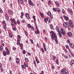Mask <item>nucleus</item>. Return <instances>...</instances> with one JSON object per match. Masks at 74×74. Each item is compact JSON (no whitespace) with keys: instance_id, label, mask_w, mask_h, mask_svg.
<instances>
[{"instance_id":"f257e3e1","label":"nucleus","mask_w":74,"mask_h":74,"mask_svg":"<svg viewBox=\"0 0 74 74\" xmlns=\"http://www.w3.org/2000/svg\"><path fill=\"white\" fill-rule=\"evenodd\" d=\"M61 74H69L68 71L64 68H63L61 70Z\"/></svg>"},{"instance_id":"f03ea898","label":"nucleus","mask_w":74,"mask_h":74,"mask_svg":"<svg viewBox=\"0 0 74 74\" xmlns=\"http://www.w3.org/2000/svg\"><path fill=\"white\" fill-rule=\"evenodd\" d=\"M52 34L53 35L51 36V38L52 40H54V38H57V36H56V35L55 33L53 32Z\"/></svg>"},{"instance_id":"7ed1b4c3","label":"nucleus","mask_w":74,"mask_h":74,"mask_svg":"<svg viewBox=\"0 0 74 74\" xmlns=\"http://www.w3.org/2000/svg\"><path fill=\"white\" fill-rule=\"evenodd\" d=\"M61 32V33L62 34L63 36H65V32H64V30L63 29H61L60 30Z\"/></svg>"},{"instance_id":"20e7f679","label":"nucleus","mask_w":74,"mask_h":74,"mask_svg":"<svg viewBox=\"0 0 74 74\" xmlns=\"http://www.w3.org/2000/svg\"><path fill=\"white\" fill-rule=\"evenodd\" d=\"M69 25L71 27H73V25L72 22L71 20L69 21Z\"/></svg>"},{"instance_id":"39448f33","label":"nucleus","mask_w":74,"mask_h":74,"mask_svg":"<svg viewBox=\"0 0 74 74\" xmlns=\"http://www.w3.org/2000/svg\"><path fill=\"white\" fill-rule=\"evenodd\" d=\"M63 25L64 27H67V26L69 25V23L68 22H65Z\"/></svg>"},{"instance_id":"423d86ee","label":"nucleus","mask_w":74,"mask_h":74,"mask_svg":"<svg viewBox=\"0 0 74 74\" xmlns=\"http://www.w3.org/2000/svg\"><path fill=\"white\" fill-rule=\"evenodd\" d=\"M47 20L48 22L49 23H51V19L49 17H47Z\"/></svg>"},{"instance_id":"0eeeda50","label":"nucleus","mask_w":74,"mask_h":74,"mask_svg":"<svg viewBox=\"0 0 74 74\" xmlns=\"http://www.w3.org/2000/svg\"><path fill=\"white\" fill-rule=\"evenodd\" d=\"M26 16L27 18L28 19H30V17L29 16V14L27 13H26Z\"/></svg>"},{"instance_id":"6e6552de","label":"nucleus","mask_w":74,"mask_h":74,"mask_svg":"<svg viewBox=\"0 0 74 74\" xmlns=\"http://www.w3.org/2000/svg\"><path fill=\"white\" fill-rule=\"evenodd\" d=\"M5 19L7 20L8 21V19H9V17H8V15L7 14H5Z\"/></svg>"},{"instance_id":"1a4fd4ad","label":"nucleus","mask_w":74,"mask_h":74,"mask_svg":"<svg viewBox=\"0 0 74 74\" xmlns=\"http://www.w3.org/2000/svg\"><path fill=\"white\" fill-rule=\"evenodd\" d=\"M68 35L69 37H71V36H72V34L70 32H69L68 33Z\"/></svg>"},{"instance_id":"9d476101","label":"nucleus","mask_w":74,"mask_h":74,"mask_svg":"<svg viewBox=\"0 0 74 74\" xmlns=\"http://www.w3.org/2000/svg\"><path fill=\"white\" fill-rule=\"evenodd\" d=\"M16 62L17 63V64H18V63H19V59L18 58H16Z\"/></svg>"},{"instance_id":"9b49d317","label":"nucleus","mask_w":74,"mask_h":74,"mask_svg":"<svg viewBox=\"0 0 74 74\" xmlns=\"http://www.w3.org/2000/svg\"><path fill=\"white\" fill-rule=\"evenodd\" d=\"M28 2L30 5H32V1L31 0H28Z\"/></svg>"},{"instance_id":"f8f14e48","label":"nucleus","mask_w":74,"mask_h":74,"mask_svg":"<svg viewBox=\"0 0 74 74\" xmlns=\"http://www.w3.org/2000/svg\"><path fill=\"white\" fill-rule=\"evenodd\" d=\"M69 45L71 48H73V47H74V45L71 43H70L69 44Z\"/></svg>"},{"instance_id":"ddd939ff","label":"nucleus","mask_w":74,"mask_h":74,"mask_svg":"<svg viewBox=\"0 0 74 74\" xmlns=\"http://www.w3.org/2000/svg\"><path fill=\"white\" fill-rule=\"evenodd\" d=\"M56 10L58 12H60V9H59V8H56Z\"/></svg>"},{"instance_id":"4468645a","label":"nucleus","mask_w":74,"mask_h":74,"mask_svg":"<svg viewBox=\"0 0 74 74\" xmlns=\"http://www.w3.org/2000/svg\"><path fill=\"white\" fill-rule=\"evenodd\" d=\"M47 15H49V16H50L51 15V13L50 11H49L48 12V13L47 14Z\"/></svg>"},{"instance_id":"2eb2a0df","label":"nucleus","mask_w":74,"mask_h":74,"mask_svg":"<svg viewBox=\"0 0 74 74\" xmlns=\"http://www.w3.org/2000/svg\"><path fill=\"white\" fill-rule=\"evenodd\" d=\"M3 56H6V54H7V53H6V52L5 51H3Z\"/></svg>"},{"instance_id":"dca6fc26","label":"nucleus","mask_w":74,"mask_h":74,"mask_svg":"<svg viewBox=\"0 0 74 74\" xmlns=\"http://www.w3.org/2000/svg\"><path fill=\"white\" fill-rule=\"evenodd\" d=\"M32 18L34 19V21H36V19L35 16H33L32 17Z\"/></svg>"},{"instance_id":"f3484780","label":"nucleus","mask_w":74,"mask_h":74,"mask_svg":"<svg viewBox=\"0 0 74 74\" xmlns=\"http://www.w3.org/2000/svg\"><path fill=\"white\" fill-rule=\"evenodd\" d=\"M53 60H55V59H56V56H53Z\"/></svg>"},{"instance_id":"a211bd4d","label":"nucleus","mask_w":74,"mask_h":74,"mask_svg":"<svg viewBox=\"0 0 74 74\" xmlns=\"http://www.w3.org/2000/svg\"><path fill=\"white\" fill-rule=\"evenodd\" d=\"M71 63H72V64H74V60H72L71 61Z\"/></svg>"},{"instance_id":"6ab92c4d","label":"nucleus","mask_w":74,"mask_h":74,"mask_svg":"<svg viewBox=\"0 0 74 74\" xmlns=\"http://www.w3.org/2000/svg\"><path fill=\"white\" fill-rule=\"evenodd\" d=\"M64 57L66 59H68V56L66 55H64Z\"/></svg>"},{"instance_id":"aec40b11","label":"nucleus","mask_w":74,"mask_h":74,"mask_svg":"<svg viewBox=\"0 0 74 74\" xmlns=\"http://www.w3.org/2000/svg\"><path fill=\"white\" fill-rule=\"evenodd\" d=\"M50 27L51 29H53V25H52L51 24L50 25Z\"/></svg>"},{"instance_id":"412c9836","label":"nucleus","mask_w":74,"mask_h":74,"mask_svg":"<svg viewBox=\"0 0 74 74\" xmlns=\"http://www.w3.org/2000/svg\"><path fill=\"white\" fill-rule=\"evenodd\" d=\"M55 41H56V42L57 44H58V39H56Z\"/></svg>"},{"instance_id":"4be33fe9","label":"nucleus","mask_w":74,"mask_h":74,"mask_svg":"<svg viewBox=\"0 0 74 74\" xmlns=\"http://www.w3.org/2000/svg\"><path fill=\"white\" fill-rule=\"evenodd\" d=\"M25 34L26 36H27V35L28 34H27V31H25Z\"/></svg>"},{"instance_id":"5701e85b","label":"nucleus","mask_w":74,"mask_h":74,"mask_svg":"<svg viewBox=\"0 0 74 74\" xmlns=\"http://www.w3.org/2000/svg\"><path fill=\"white\" fill-rule=\"evenodd\" d=\"M5 49L6 51V52H7L8 51H9V50H8V48L7 47H6L5 48Z\"/></svg>"},{"instance_id":"b1692460","label":"nucleus","mask_w":74,"mask_h":74,"mask_svg":"<svg viewBox=\"0 0 74 74\" xmlns=\"http://www.w3.org/2000/svg\"><path fill=\"white\" fill-rule=\"evenodd\" d=\"M21 67L22 68H24V69H25V68H26V67H25V65H23L21 66Z\"/></svg>"},{"instance_id":"393cba45","label":"nucleus","mask_w":74,"mask_h":74,"mask_svg":"<svg viewBox=\"0 0 74 74\" xmlns=\"http://www.w3.org/2000/svg\"><path fill=\"white\" fill-rule=\"evenodd\" d=\"M3 48L2 46H1L0 47V50L1 51H3V49H2Z\"/></svg>"},{"instance_id":"a878e982","label":"nucleus","mask_w":74,"mask_h":74,"mask_svg":"<svg viewBox=\"0 0 74 74\" xmlns=\"http://www.w3.org/2000/svg\"><path fill=\"white\" fill-rule=\"evenodd\" d=\"M48 3L49 5H50V4H51V0H50L48 2Z\"/></svg>"},{"instance_id":"bb28decb","label":"nucleus","mask_w":74,"mask_h":74,"mask_svg":"<svg viewBox=\"0 0 74 74\" xmlns=\"http://www.w3.org/2000/svg\"><path fill=\"white\" fill-rule=\"evenodd\" d=\"M41 51L42 52H43V53H44V49H43L42 48H41Z\"/></svg>"},{"instance_id":"cd10ccee","label":"nucleus","mask_w":74,"mask_h":74,"mask_svg":"<svg viewBox=\"0 0 74 74\" xmlns=\"http://www.w3.org/2000/svg\"><path fill=\"white\" fill-rule=\"evenodd\" d=\"M28 27H29V28H30V27H31V25H30V24H28Z\"/></svg>"},{"instance_id":"c85d7f7f","label":"nucleus","mask_w":74,"mask_h":74,"mask_svg":"<svg viewBox=\"0 0 74 74\" xmlns=\"http://www.w3.org/2000/svg\"><path fill=\"white\" fill-rule=\"evenodd\" d=\"M8 12L9 13V14H12V12L11 10H9L8 11Z\"/></svg>"},{"instance_id":"c756f323","label":"nucleus","mask_w":74,"mask_h":74,"mask_svg":"<svg viewBox=\"0 0 74 74\" xmlns=\"http://www.w3.org/2000/svg\"><path fill=\"white\" fill-rule=\"evenodd\" d=\"M3 24H4V25H5L6 26V23H5V22L4 21H3Z\"/></svg>"},{"instance_id":"7c9ffc66","label":"nucleus","mask_w":74,"mask_h":74,"mask_svg":"<svg viewBox=\"0 0 74 74\" xmlns=\"http://www.w3.org/2000/svg\"><path fill=\"white\" fill-rule=\"evenodd\" d=\"M23 54H25L26 53V51H25V50H24L23 51Z\"/></svg>"},{"instance_id":"2f4dec72","label":"nucleus","mask_w":74,"mask_h":74,"mask_svg":"<svg viewBox=\"0 0 74 74\" xmlns=\"http://www.w3.org/2000/svg\"><path fill=\"white\" fill-rule=\"evenodd\" d=\"M30 28H31V29L32 30H34V27H31Z\"/></svg>"},{"instance_id":"473e14b6","label":"nucleus","mask_w":74,"mask_h":74,"mask_svg":"<svg viewBox=\"0 0 74 74\" xmlns=\"http://www.w3.org/2000/svg\"><path fill=\"white\" fill-rule=\"evenodd\" d=\"M25 60L26 62H28V59L27 58H25Z\"/></svg>"},{"instance_id":"72a5a7b5","label":"nucleus","mask_w":74,"mask_h":74,"mask_svg":"<svg viewBox=\"0 0 74 74\" xmlns=\"http://www.w3.org/2000/svg\"><path fill=\"white\" fill-rule=\"evenodd\" d=\"M55 3L57 5H59V3H58L57 1H56Z\"/></svg>"},{"instance_id":"f704fd0d","label":"nucleus","mask_w":74,"mask_h":74,"mask_svg":"<svg viewBox=\"0 0 74 74\" xmlns=\"http://www.w3.org/2000/svg\"><path fill=\"white\" fill-rule=\"evenodd\" d=\"M40 16L42 18H44V14H42L40 15Z\"/></svg>"},{"instance_id":"c9c22d12","label":"nucleus","mask_w":74,"mask_h":74,"mask_svg":"<svg viewBox=\"0 0 74 74\" xmlns=\"http://www.w3.org/2000/svg\"><path fill=\"white\" fill-rule=\"evenodd\" d=\"M17 43H18V44H20V40H19V39H18Z\"/></svg>"},{"instance_id":"e433bc0d","label":"nucleus","mask_w":74,"mask_h":74,"mask_svg":"<svg viewBox=\"0 0 74 74\" xmlns=\"http://www.w3.org/2000/svg\"><path fill=\"white\" fill-rule=\"evenodd\" d=\"M9 37H10L11 38V37H12V35L11 34H9Z\"/></svg>"},{"instance_id":"4c0bfd02","label":"nucleus","mask_w":74,"mask_h":74,"mask_svg":"<svg viewBox=\"0 0 74 74\" xmlns=\"http://www.w3.org/2000/svg\"><path fill=\"white\" fill-rule=\"evenodd\" d=\"M65 19L66 21H67V20H68V19H69V18L68 17H66V18H65Z\"/></svg>"},{"instance_id":"58836bf2","label":"nucleus","mask_w":74,"mask_h":74,"mask_svg":"<svg viewBox=\"0 0 74 74\" xmlns=\"http://www.w3.org/2000/svg\"><path fill=\"white\" fill-rule=\"evenodd\" d=\"M12 29L13 30L16 31V29L14 27H13L12 28Z\"/></svg>"},{"instance_id":"ea45409f","label":"nucleus","mask_w":74,"mask_h":74,"mask_svg":"<svg viewBox=\"0 0 74 74\" xmlns=\"http://www.w3.org/2000/svg\"><path fill=\"white\" fill-rule=\"evenodd\" d=\"M19 46L21 47H22V45H23V44H19Z\"/></svg>"},{"instance_id":"a19ab883","label":"nucleus","mask_w":74,"mask_h":74,"mask_svg":"<svg viewBox=\"0 0 74 74\" xmlns=\"http://www.w3.org/2000/svg\"><path fill=\"white\" fill-rule=\"evenodd\" d=\"M22 22L23 23H25V20H22Z\"/></svg>"},{"instance_id":"79ce46f5","label":"nucleus","mask_w":74,"mask_h":74,"mask_svg":"<svg viewBox=\"0 0 74 74\" xmlns=\"http://www.w3.org/2000/svg\"><path fill=\"white\" fill-rule=\"evenodd\" d=\"M44 48L45 51V52H46V51H47V49L46 48V47H44Z\"/></svg>"},{"instance_id":"37998d69","label":"nucleus","mask_w":74,"mask_h":74,"mask_svg":"<svg viewBox=\"0 0 74 74\" xmlns=\"http://www.w3.org/2000/svg\"><path fill=\"white\" fill-rule=\"evenodd\" d=\"M22 16H23L24 15V13L23 12H22L21 13Z\"/></svg>"},{"instance_id":"c03bdc74","label":"nucleus","mask_w":74,"mask_h":74,"mask_svg":"<svg viewBox=\"0 0 74 74\" xmlns=\"http://www.w3.org/2000/svg\"><path fill=\"white\" fill-rule=\"evenodd\" d=\"M65 47L66 48H67V49H69V46H68V45H65Z\"/></svg>"},{"instance_id":"a18cd8bd","label":"nucleus","mask_w":74,"mask_h":74,"mask_svg":"<svg viewBox=\"0 0 74 74\" xmlns=\"http://www.w3.org/2000/svg\"><path fill=\"white\" fill-rule=\"evenodd\" d=\"M56 30L58 31L59 30V28H58V26L56 27Z\"/></svg>"},{"instance_id":"49530a36","label":"nucleus","mask_w":74,"mask_h":74,"mask_svg":"<svg viewBox=\"0 0 74 74\" xmlns=\"http://www.w3.org/2000/svg\"><path fill=\"white\" fill-rule=\"evenodd\" d=\"M56 63L57 64H58V60H57L56 61Z\"/></svg>"},{"instance_id":"de8ad7c7","label":"nucleus","mask_w":74,"mask_h":74,"mask_svg":"<svg viewBox=\"0 0 74 74\" xmlns=\"http://www.w3.org/2000/svg\"><path fill=\"white\" fill-rule=\"evenodd\" d=\"M36 61L37 63H40V62L39 61L37 60H36Z\"/></svg>"},{"instance_id":"09e8293b","label":"nucleus","mask_w":74,"mask_h":74,"mask_svg":"<svg viewBox=\"0 0 74 74\" xmlns=\"http://www.w3.org/2000/svg\"><path fill=\"white\" fill-rule=\"evenodd\" d=\"M44 20L45 22V23H47V18H45Z\"/></svg>"},{"instance_id":"8fccbe9b","label":"nucleus","mask_w":74,"mask_h":74,"mask_svg":"<svg viewBox=\"0 0 74 74\" xmlns=\"http://www.w3.org/2000/svg\"><path fill=\"white\" fill-rule=\"evenodd\" d=\"M35 34H39V32H38L37 31H35Z\"/></svg>"},{"instance_id":"3c124183","label":"nucleus","mask_w":74,"mask_h":74,"mask_svg":"<svg viewBox=\"0 0 74 74\" xmlns=\"http://www.w3.org/2000/svg\"><path fill=\"white\" fill-rule=\"evenodd\" d=\"M53 11H54V12H56V9H55L54 8H53Z\"/></svg>"},{"instance_id":"603ef678","label":"nucleus","mask_w":74,"mask_h":74,"mask_svg":"<svg viewBox=\"0 0 74 74\" xmlns=\"http://www.w3.org/2000/svg\"><path fill=\"white\" fill-rule=\"evenodd\" d=\"M31 41L32 44H33V40L31 39Z\"/></svg>"},{"instance_id":"864d4df0","label":"nucleus","mask_w":74,"mask_h":74,"mask_svg":"<svg viewBox=\"0 0 74 74\" xmlns=\"http://www.w3.org/2000/svg\"><path fill=\"white\" fill-rule=\"evenodd\" d=\"M7 55H9L10 54V51H6Z\"/></svg>"},{"instance_id":"5fc2aeb1","label":"nucleus","mask_w":74,"mask_h":74,"mask_svg":"<svg viewBox=\"0 0 74 74\" xmlns=\"http://www.w3.org/2000/svg\"><path fill=\"white\" fill-rule=\"evenodd\" d=\"M17 22L18 23V25H19V24H20V23H19V22H20V21H19V20H17Z\"/></svg>"},{"instance_id":"6e6d98bb","label":"nucleus","mask_w":74,"mask_h":74,"mask_svg":"<svg viewBox=\"0 0 74 74\" xmlns=\"http://www.w3.org/2000/svg\"><path fill=\"white\" fill-rule=\"evenodd\" d=\"M0 67L1 68L2 67V64L1 63H0Z\"/></svg>"},{"instance_id":"4d7b16f0","label":"nucleus","mask_w":74,"mask_h":74,"mask_svg":"<svg viewBox=\"0 0 74 74\" xmlns=\"http://www.w3.org/2000/svg\"><path fill=\"white\" fill-rule=\"evenodd\" d=\"M3 28L5 29V30H6V27H5V26L3 25Z\"/></svg>"},{"instance_id":"13d9d810","label":"nucleus","mask_w":74,"mask_h":74,"mask_svg":"<svg viewBox=\"0 0 74 74\" xmlns=\"http://www.w3.org/2000/svg\"><path fill=\"white\" fill-rule=\"evenodd\" d=\"M20 2L21 4H23V0L20 1Z\"/></svg>"},{"instance_id":"bf43d9fd","label":"nucleus","mask_w":74,"mask_h":74,"mask_svg":"<svg viewBox=\"0 0 74 74\" xmlns=\"http://www.w3.org/2000/svg\"><path fill=\"white\" fill-rule=\"evenodd\" d=\"M70 12V14L71 15H73V12L71 11Z\"/></svg>"},{"instance_id":"052dcab7","label":"nucleus","mask_w":74,"mask_h":74,"mask_svg":"<svg viewBox=\"0 0 74 74\" xmlns=\"http://www.w3.org/2000/svg\"><path fill=\"white\" fill-rule=\"evenodd\" d=\"M59 35L60 36V37H62V34H59Z\"/></svg>"},{"instance_id":"680f3d73","label":"nucleus","mask_w":74,"mask_h":74,"mask_svg":"<svg viewBox=\"0 0 74 74\" xmlns=\"http://www.w3.org/2000/svg\"><path fill=\"white\" fill-rule=\"evenodd\" d=\"M69 52H70V53H71V50H70V49H69Z\"/></svg>"},{"instance_id":"e2e57ef3","label":"nucleus","mask_w":74,"mask_h":74,"mask_svg":"<svg viewBox=\"0 0 74 74\" xmlns=\"http://www.w3.org/2000/svg\"><path fill=\"white\" fill-rule=\"evenodd\" d=\"M68 10V11H70V12L71 11V9L70 8H69Z\"/></svg>"},{"instance_id":"0e129e2a","label":"nucleus","mask_w":74,"mask_h":74,"mask_svg":"<svg viewBox=\"0 0 74 74\" xmlns=\"http://www.w3.org/2000/svg\"><path fill=\"white\" fill-rule=\"evenodd\" d=\"M62 13L63 14L64 13V10H62Z\"/></svg>"},{"instance_id":"69168bd1","label":"nucleus","mask_w":74,"mask_h":74,"mask_svg":"<svg viewBox=\"0 0 74 74\" xmlns=\"http://www.w3.org/2000/svg\"><path fill=\"white\" fill-rule=\"evenodd\" d=\"M0 13H3V10H0Z\"/></svg>"},{"instance_id":"338daca9","label":"nucleus","mask_w":74,"mask_h":74,"mask_svg":"<svg viewBox=\"0 0 74 74\" xmlns=\"http://www.w3.org/2000/svg\"><path fill=\"white\" fill-rule=\"evenodd\" d=\"M28 55H29V56H30V55H31V54H30V53H28Z\"/></svg>"},{"instance_id":"774afa93","label":"nucleus","mask_w":74,"mask_h":74,"mask_svg":"<svg viewBox=\"0 0 74 74\" xmlns=\"http://www.w3.org/2000/svg\"><path fill=\"white\" fill-rule=\"evenodd\" d=\"M18 36L19 37V38H21V36H20V35H18Z\"/></svg>"}]
</instances>
